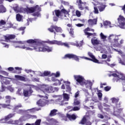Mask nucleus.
Instances as JSON below:
<instances>
[{"label": "nucleus", "instance_id": "27", "mask_svg": "<svg viewBox=\"0 0 125 125\" xmlns=\"http://www.w3.org/2000/svg\"><path fill=\"white\" fill-rule=\"evenodd\" d=\"M79 124H81V125H84V124H86V125H91V123H90V122L86 121V118H85V117H83Z\"/></svg>", "mask_w": 125, "mask_h": 125}, {"label": "nucleus", "instance_id": "10", "mask_svg": "<svg viewBox=\"0 0 125 125\" xmlns=\"http://www.w3.org/2000/svg\"><path fill=\"white\" fill-rule=\"evenodd\" d=\"M74 80L77 82L76 84H80V85H83V82L85 80L84 78L82 75H74Z\"/></svg>", "mask_w": 125, "mask_h": 125}, {"label": "nucleus", "instance_id": "54", "mask_svg": "<svg viewBox=\"0 0 125 125\" xmlns=\"http://www.w3.org/2000/svg\"><path fill=\"white\" fill-rule=\"evenodd\" d=\"M76 16H77V17H81L82 14L81 13V12L80 11L76 10Z\"/></svg>", "mask_w": 125, "mask_h": 125}, {"label": "nucleus", "instance_id": "49", "mask_svg": "<svg viewBox=\"0 0 125 125\" xmlns=\"http://www.w3.org/2000/svg\"><path fill=\"white\" fill-rule=\"evenodd\" d=\"M53 76H55V78H59L60 77V72L57 71L56 73H54Z\"/></svg>", "mask_w": 125, "mask_h": 125}, {"label": "nucleus", "instance_id": "59", "mask_svg": "<svg viewBox=\"0 0 125 125\" xmlns=\"http://www.w3.org/2000/svg\"><path fill=\"white\" fill-rule=\"evenodd\" d=\"M2 44L3 45V47L5 48H8L9 47V45L8 44H6L4 42H2Z\"/></svg>", "mask_w": 125, "mask_h": 125}, {"label": "nucleus", "instance_id": "43", "mask_svg": "<svg viewBox=\"0 0 125 125\" xmlns=\"http://www.w3.org/2000/svg\"><path fill=\"white\" fill-rule=\"evenodd\" d=\"M8 125H16V121L10 120L8 122H7Z\"/></svg>", "mask_w": 125, "mask_h": 125}, {"label": "nucleus", "instance_id": "36", "mask_svg": "<svg viewBox=\"0 0 125 125\" xmlns=\"http://www.w3.org/2000/svg\"><path fill=\"white\" fill-rule=\"evenodd\" d=\"M64 45V46H65V47H67L69 48L70 46H69V44L67 42H62L60 41V45Z\"/></svg>", "mask_w": 125, "mask_h": 125}, {"label": "nucleus", "instance_id": "32", "mask_svg": "<svg viewBox=\"0 0 125 125\" xmlns=\"http://www.w3.org/2000/svg\"><path fill=\"white\" fill-rule=\"evenodd\" d=\"M67 117L70 120V121H75V119L77 118V117L75 114H73L72 115L67 114Z\"/></svg>", "mask_w": 125, "mask_h": 125}, {"label": "nucleus", "instance_id": "60", "mask_svg": "<svg viewBox=\"0 0 125 125\" xmlns=\"http://www.w3.org/2000/svg\"><path fill=\"white\" fill-rule=\"evenodd\" d=\"M6 99H8V100H7L6 101V103H10V96H7L5 97Z\"/></svg>", "mask_w": 125, "mask_h": 125}, {"label": "nucleus", "instance_id": "30", "mask_svg": "<svg viewBox=\"0 0 125 125\" xmlns=\"http://www.w3.org/2000/svg\"><path fill=\"white\" fill-rule=\"evenodd\" d=\"M107 61H108V62H110L111 61V60H110V59H108L106 61H103L100 62H101L102 63H104L103 64H105V65H107L108 66H110V67H113L115 66V64H111L110 65L109 63L107 62Z\"/></svg>", "mask_w": 125, "mask_h": 125}, {"label": "nucleus", "instance_id": "52", "mask_svg": "<svg viewBox=\"0 0 125 125\" xmlns=\"http://www.w3.org/2000/svg\"><path fill=\"white\" fill-rule=\"evenodd\" d=\"M64 84L66 86V91H71V87H70V84Z\"/></svg>", "mask_w": 125, "mask_h": 125}, {"label": "nucleus", "instance_id": "5", "mask_svg": "<svg viewBox=\"0 0 125 125\" xmlns=\"http://www.w3.org/2000/svg\"><path fill=\"white\" fill-rule=\"evenodd\" d=\"M120 37H121V35H116L115 34H110L108 37V41L113 46H119L120 45V43H119Z\"/></svg>", "mask_w": 125, "mask_h": 125}, {"label": "nucleus", "instance_id": "63", "mask_svg": "<svg viewBox=\"0 0 125 125\" xmlns=\"http://www.w3.org/2000/svg\"><path fill=\"white\" fill-rule=\"evenodd\" d=\"M25 112H26V111H24L23 110H17V113L18 114H22V113H25Z\"/></svg>", "mask_w": 125, "mask_h": 125}, {"label": "nucleus", "instance_id": "16", "mask_svg": "<svg viewBox=\"0 0 125 125\" xmlns=\"http://www.w3.org/2000/svg\"><path fill=\"white\" fill-rule=\"evenodd\" d=\"M63 58H68L69 59H75L76 61H79V57L77 56L76 55H74L73 54H66Z\"/></svg>", "mask_w": 125, "mask_h": 125}, {"label": "nucleus", "instance_id": "15", "mask_svg": "<svg viewBox=\"0 0 125 125\" xmlns=\"http://www.w3.org/2000/svg\"><path fill=\"white\" fill-rule=\"evenodd\" d=\"M12 117H14V114H10L5 117L4 119H1L0 120V124H7V121L9 119H11Z\"/></svg>", "mask_w": 125, "mask_h": 125}, {"label": "nucleus", "instance_id": "2", "mask_svg": "<svg viewBox=\"0 0 125 125\" xmlns=\"http://www.w3.org/2000/svg\"><path fill=\"white\" fill-rule=\"evenodd\" d=\"M30 87H34L39 92L40 94L38 95V96L41 98H45L47 99L48 97H47V93L53 92V87L51 86H48V85H40L39 87L35 85H30Z\"/></svg>", "mask_w": 125, "mask_h": 125}, {"label": "nucleus", "instance_id": "40", "mask_svg": "<svg viewBox=\"0 0 125 125\" xmlns=\"http://www.w3.org/2000/svg\"><path fill=\"white\" fill-rule=\"evenodd\" d=\"M22 16L20 14H17L16 19L17 21H21V20H22Z\"/></svg>", "mask_w": 125, "mask_h": 125}, {"label": "nucleus", "instance_id": "19", "mask_svg": "<svg viewBox=\"0 0 125 125\" xmlns=\"http://www.w3.org/2000/svg\"><path fill=\"white\" fill-rule=\"evenodd\" d=\"M7 79L11 80V78H6L1 75H0V80H1V82L5 83V84H9V83H10V81L7 80Z\"/></svg>", "mask_w": 125, "mask_h": 125}, {"label": "nucleus", "instance_id": "42", "mask_svg": "<svg viewBox=\"0 0 125 125\" xmlns=\"http://www.w3.org/2000/svg\"><path fill=\"white\" fill-rule=\"evenodd\" d=\"M42 120L41 119L37 120L35 123L31 124V125H41V122Z\"/></svg>", "mask_w": 125, "mask_h": 125}, {"label": "nucleus", "instance_id": "33", "mask_svg": "<svg viewBox=\"0 0 125 125\" xmlns=\"http://www.w3.org/2000/svg\"><path fill=\"white\" fill-rule=\"evenodd\" d=\"M63 98L62 99H63L64 101H69V99H70V95H69V94L63 93Z\"/></svg>", "mask_w": 125, "mask_h": 125}, {"label": "nucleus", "instance_id": "41", "mask_svg": "<svg viewBox=\"0 0 125 125\" xmlns=\"http://www.w3.org/2000/svg\"><path fill=\"white\" fill-rule=\"evenodd\" d=\"M104 107H106V108H104V110H105V111H107V112H110V108H109L110 106L109 105H108L106 104H104Z\"/></svg>", "mask_w": 125, "mask_h": 125}, {"label": "nucleus", "instance_id": "29", "mask_svg": "<svg viewBox=\"0 0 125 125\" xmlns=\"http://www.w3.org/2000/svg\"><path fill=\"white\" fill-rule=\"evenodd\" d=\"M15 77L17 80H19V81H21L22 82H26V81L27 80L26 78L20 75H15Z\"/></svg>", "mask_w": 125, "mask_h": 125}, {"label": "nucleus", "instance_id": "53", "mask_svg": "<svg viewBox=\"0 0 125 125\" xmlns=\"http://www.w3.org/2000/svg\"><path fill=\"white\" fill-rule=\"evenodd\" d=\"M21 107H22V105L21 104H19V105L15 106V107L14 108V110L15 111H16L17 110H18L19 108H21Z\"/></svg>", "mask_w": 125, "mask_h": 125}, {"label": "nucleus", "instance_id": "13", "mask_svg": "<svg viewBox=\"0 0 125 125\" xmlns=\"http://www.w3.org/2000/svg\"><path fill=\"white\" fill-rule=\"evenodd\" d=\"M117 20L118 21L120 28L122 29H125V18L123 16L120 15Z\"/></svg>", "mask_w": 125, "mask_h": 125}, {"label": "nucleus", "instance_id": "34", "mask_svg": "<svg viewBox=\"0 0 125 125\" xmlns=\"http://www.w3.org/2000/svg\"><path fill=\"white\" fill-rule=\"evenodd\" d=\"M105 8H106V5L104 4H102L98 6V9L100 12L104 11V10H105Z\"/></svg>", "mask_w": 125, "mask_h": 125}, {"label": "nucleus", "instance_id": "51", "mask_svg": "<svg viewBox=\"0 0 125 125\" xmlns=\"http://www.w3.org/2000/svg\"><path fill=\"white\" fill-rule=\"evenodd\" d=\"M0 105H2V107L3 108H8V109H11L12 108V106H10V107H8V106H9V104H0Z\"/></svg>", "mask_w": 125, "mask_h": 125}, {"label": "nucleus", "instance_id": "8", "mask_svg": "<svg viewBox=\"0 0 125 125\" xmlns=\"http://www.w3.org/2000/svg\"><path fill=\"white\" fill-rule=\"evenodd\" d=\"M30 85H31V84H24V87L25 88H29V90H26L23 89V95L25 96V97H28V96H30L32 93H33V90H32V88H34V89H36V88L34 87H30Z\"/></svg>", "mask_w": 125, "mask_h": 125}, {"label": "nucleus", "instance_id": "28", "mask_svg": "<svg viewBox=\"0 0 125 125\" xmlns=\"http://www.w3.org/2000/svg\"><path fill=\"white\" fill-rule=\"evenodd\" d=\"M89 25L93 26V25H96L97 24V20L95 19L94 20L90 19L88 21Z\"/></svg>", "mask_w": 125, "mask_h": 125}, {"label": "nucleus", "instance_id": "61", "mask_svg": "<svg viewBox=\"0 0 125 125\" xmlns=\"http://www.w3.org/2000/svg\"><path fill=\"white\" fill-rule=\"evenodd\" d=\"M78 2H79L78 4H80V5L84 4V5H86V2H83V1H82V0H79L78 1Z\"/></svg>", "mask_w": 125, "mask_h": 125}, {"label": "nucleus", "instance_id": "4", "mask_svg": "<svg viewBox=\"0 0 125 125\" xmlns=\"http://www.w3.org/2000/svg\"><path fill=\"white\" fill-rule=\"evenodd\" d=\"M111 100L112 103H115L116 104V105L114 107V111L112 114L113 116L120 118V114L123 112V108H121V105L120 104H117L119 102V99L113 98Z\"/></svg>", "mask_w": 125, "mask_h": 125}, {"label": "nucleus", "instance_id": "26", "mask_svg": "<svg viewBox=\"0 0 125 125\" xmlns=\"http://www.w3.org/2000/svg\"><path fill=\"white\" fill-rule=\"evenodd\" d=\"M47 43L49 44H57V45H59L60 43V41H58L57 40H53V41H47L46 42Z\"/></svg>", "mask_w": 125, "mask_h": 125}, {"label": "nucleus", "instance_id": "21", "mask_svg": "<svg viewBox=\"0 0 125 125\" xmlns=\"http://www.w3.org/2000/svg\"><path fill=\"white\" fill-rule=\"evenodd\" d=\"M53 15L55 14L57 17H59V18H62L63 17V13L62 11L60 10H55L54 12H53Z\"/></svg>", "mask_w": 125, "mask_h": 125}, {"label": "nucleus", "instance_id": "9", "mask_svg": "<svg viewBox=\"0 0 125 125\" xmlns=\"http://www.w3.org/2000/svg\"><path fill=\"white\" fill-rule=\"evenodd\" d=\"M88 55L89 56V57L92 58V59L84 57H80V58L86 59V60H90L91 61H93V62H94L95 63H98V64H104V62H99V61L95 58V57L94 56V55H93V54H92V53L90 52H88Z\"/></svg>", "mask_w": 125, "mask_h": 125}, {"label": "nucleus", "instance_id": "45", "mask_svg": "<svg viewBox=\"0 0 125 125\" xmlns=\"http://www.w3.org/2000/svg\"><path fill=\"white\" fill-rule=\"evenodd\" d=\"M80 103H81L80 102V101H79L77 99L74 100V105H75V106H77L78 105H80Z\"/></svg>", "mask_w": 125, "mask_h": 125}, {"label": "nucleus", "instance_id": "44", "mask_svg": "<svg viewBox=\"0 0 125 125\" xmlns=\"http://www.w3.org/2000/svg\"><path fill=\"white\" fill-rule=\"evenodd\" d=\"M83 41H81L79 43H74L73 44V45H76L77 47H80V46H83Z\"/></svg>", "mask_w": 125, "mask_h": 125}, {"label": "nucleus", "instance_id": "25", "mask_svg": "<svg viewBox=\"0 0 125 125\" xmlns=\"http://www.w3.org/2000/svg\"><path fill=\"white\" fill-rule=\"evenodd\" d=\"M90 32V29L89 28H86L84 30V34L86 36H87V38H89V37L93 35H95V33H90L89 32Z\"/></svg>", "mask_w": 125, "mask_h": 125}, {"label": "nucleus", "instance_id": "37", "mask_svg": "<svg viewBox=\"0 0 125 125\" xmlns=\"http://www.w3.org/2000/svg\"><path fill=\"white\" fill-rule=\"evenodd\" d=\"M57 112V110L56 109H53V110H51V112L50 113V116L51 117H53V116H55V115H56Z\"/></svg>", "mask_w": 125, "mask_h": 125}, {"label": "nucleus", "instance_id": "3", "mask_svg": "<svg viewBox=\"0 0 125 125\" xmlns=\"http://www.w3.org/2000/svg\"><path fill=\"white\" fill-rule=\"evenodd\" d=\"M14 10L15 12H22L23 13H33L35 11H37V12L34 13L33 15V16H37V17H40L41 14L39 11H41V8L39 7V5H37L36 7L32 8H23L20 7L18 5L16 4L13 7Z\"/></svg>", "mask_w": 125, "mask_h": 125}, {"label": "nucleus", "instance_id": "39", "mask_svg": "<svg viewBox=\"0 0 125 125\" xmlns=\"http://www.w3.org/2000/svg\"><path fill=\"white\" fill-rule=\"evenodd\" d=\"M23 118H21L19 120L16 121V125H23V123H22V120Z\"/></svg>", "mask_w": 125, "mask_h": 125}, {"label": "nucleus", "instance_id": "1", "mask_svg": "<svg viewBox=\"0 0 125 125\" xmlns=\"http://www.w3.org/2000/svg\"><path fill=\"white\" fill-rule=\"evenodd\" d=\"M16 48H21L22 49H25V50H29V51H32L33 50H35L38 52H52L53 50V47H49L43 44V43H39L38 44L33 45L30 44L29 46L23 45V46H16Z\"/></svg>", "mask_w": 125, "mask_h": 125}, {"label": "nucleus", "instance_id": "56", "mask_svg": "<svg viewBox=\"0 0 125 125\" xmlns=\"http://www.w3.org/2000/svg\"><path fill=\"white\" fill-rule=\"evenodd\" d=\"M98 96L99 97V100H102V93L100 92H98Z\"/></svg>", "mask_w": 125, "mask_h": 125}, {"label": "nucleus", "instance_id": "7", "mask_svg": "<svg viewBox=\"0 0 125 125\" xmlns=\"http://www.w3.org/2000/svg\"><path fill=\"white\" fill-rule=\"evenodd\" d=\"M51 81H52V82H56L53 84V85H56V86L61 85L62 83H66V84H70V83H71L70 82L65 81H64V80H63V79H61L59 80L57 79L55 77H53L51 78Z\"/></svg>", "mask_w": 125, "mask_h": 125}, {"label": "nucleus", "instance_id": "62", "mask_svg": "<svg viewBox=\"0 0 125 125\" xmlns=\"http://www.w3.org/2000/svg\"><path fill=\"white\" fill-rule=\"evenodd\" d=\"M61 2L62 3V4H64V5H69V2L63 1L62 0Z\"/></svg>", "mask_w": 125, "mask_h": 125}, {"label": "nucleus", "instance_id": "55", "mask_svg": "<svg viewBox=\"0 0 125 125\" xmlns=\"http://www.w3.org/2000/svg\"><path fill=\"white\" fill-rule=\"evenodd\" d=\"M37 119V116H32L30 115H28L27 116V119Z\"/></svg>", "mask_w": 125, "mask_h": 125}, {"label": "nucleus", "instance_id": "35", "mask_svg": "<svg viewBox=\"0 0 125 125\" xmlns=\"http://www.w3.org/2000/svg\"><path fill=\"white\" fill-rule=\"evenodd\" d=\"M4 12H6V8L1 4H0V13H4Z\"/></svg>", "mask_w": 125, "mask_h": 125}, {"label": "nucleus", "instance_id": "23", "mask_svg": "<svg viewBox=\"0 0 125 125\" xmlns=\"http://www.w3.org/2000/svg\"><path fill=\"white\" fill-rule=\"evenodd\" d=\"M104 26L105 28H108V27L109 28H113V27H115V24H111V22L108 21H105L104 22Z\"/></svg>", "mask_w": 125, "mask_h": 125}, {"label": "nucleus", "instance_id": "48", "mask_svg": "<svg viewBox=\"0 0 125 125\" xmlns=\"http://www.w3.org/2000/svg\"><path fill=\"white\" fill-rule=\"evenodd\" d=\"M21 90H22V88H20L18 89L16 93V94H18V95H19L20 96L22 95V92H21Z\"/></svg>", "mask_w": 125, "mask_h": 125}, {"label": "nucleus", "instance_id": "46", "mask_svg": "<svg viewBox=\"0 0 125 125\" xmlns=\"http://www.w3.org/2000/svg\"><path fill=\"white\" fill-rule=\"evenodd\" d=\"M100 37H101V39H102V40H106V39H107V36L105 35H104L103 33H101Z\"/></svg>", "mask_w": 125, "mask_h": 125}, {"label": "nucleus", "instance_id": "17", "mask_svg": "<svg viewBox=\"0 0 125 125\" xmlns=\"http://www.w3.org/2000/svg\"><path fill=\"white\" fill-rule=\"evenodd\" d=\"M83 91L85 92V95L86 97V98L85 99V103H87V102H93V100H90V95H89V93H88V91L86 89H84Z\"/></svg>", "mask_w": 125, "mask_h": 125}, {"label": "nucleus", "instance_id": "57", "mask_svg": "<svg viewBox=\"0 0 125 125\" xmlns=\"http://www.w3.org/2000/svg\"><path fill=\"white\" fill-rule=\"evenodd\" d=\"M27 111H28L29 112H31V113H34L35 111H39V109L32 108L31 109H28Z\"/></svg>", "mask_w": 125, "mask_h": 125}, {"label": "nucleus", "instance_id": "50", "mask_svg": "<svg viewBox=\"0 0 125 125\" xmlns=\"http://www.w3.org/2000/svg\"><path fill=\"white\" fill-rule=\"evenodd\" d=\"M2 85L1 87V89H0V92H3V91H5V89H6V87H5L3 85H2V82L1 83Z\"/></svg>", "mask_w": 125, "mask_h": 125}, {"label": "nucleus", "instance_id": "14", "mask_svg": "<svg viewBox=\"0 0 125 125\" xmlns=\"http://www.w3.org/2000/svg\"><path fill=\"white\" fill-rule=\"evenodd\" d=\"M26 42H27V43H37V42H38V40L30 39L26 41H18L16 42L17 43H21V44H25Z\"/></svg>", "mask_w": 125, "mask_h": 125}, {"label": "nucleus", "instance_id": "38", "mask_svg": "<svg viewBox=\"0 0 125 125\" xmlns=\"http://www.w3.org/2000/svg\"><path fill=\"white\" fill-rule=\"evenodd\" d=\"M61 11L62 13L63 16H64V17H66V15H68V14H69V12H68V11L65 9H62Z\"/></svg>", "mask_w": 125, "mask_h": 125}, {"label": "nucleus", "instance_id": "24", "mask_svg": "<svg viewBox=\"0 0 125 125\" xmlns=\"http://www.w3.org/2000/svg\"><path fill=\"white\" fill-rule=\"evenodd\" d=\"M91 42L93 45H97L98 44H100L101 42L100 41V40L97 39V38H94L91 39Z\"/></svg>", "mask_w": 125, "mask_h": 125}, {"label": "nucleus", "instance_id": "31", "mask_svg": "<svg viewBox=\"0 0 125 125\" xmlns=\"http://www.w3.org/2000/svg\"><path fill=\"white\" fill-rule=\"evenodd\" d=\"M15 71H13V73L15 74H21V71H22V68L19 67H16L15 68Z\"/></svg>", "mask_w": 125, "mask_h": 125}, {"label": "nucleus", "instance_id": "58", "mask_svg": "<svg viewBox=\"0 0 125 125\" xmlns=\"http://www.w3.org/2000/svg\"><path fill=\"white\" fill-rule=\"evenodd\" d=\"M7 89L10 91V92H14V88L12 87L11 86L7 87Z\"/></svg>", "mask_w": 125, "mask_h": 125}, {"label": "nucleus", "instance_id": "12", "mask_svg": "<svg viewBox=\"0 0 125 125\" xmlns=\"http://www.w3.org/2000/svg\"><path fill=\"white\" fill-rule=\"evenodd\" d=\"M83 85H84L86 89H92V85H93V82H92L90 80H84L83 82Z\"/></svg>", "mask_w": 125, "mask_h": 125}, {"label": "nucleus", "instance_id": "22", "mask_svg": "<svg viewBox=\"0 0 125 125\" xmlns=\"http://www.w3.org/2000/svg\"><path fill=\"white\" fill-rule=\"evenodd\" d=\"M15 35H7L4 36V39L6 42H10V40H13L15 39Z\"/></svg>", "mask_w": 125, "mask_h": 125}, {"label": "nucleus", "instance_id": "11", "mask_svg": "<svg viewBox=\"0 0 125 125\" xmlns=\"http://www.w3.org/2000/svg\"><path fill=\"white\" fill-rule=\"evenodd\" d=\"M54 29L57 33H62L63 30L61 27H58L57 25H52L50 28H48V31L51 33H54Z\"/></svg>", "mask_w": 125, "mask_h": 125}, {"label": "nucleus", "instance_id": "20", "mask_svg": "<svg viewBox=\"0 0 125 125\" xmlns=\"http://www.w3.org/2000/svg\"><path fill=\"white\" fill-rule=\"evenodd\" d=\"M37 103L39 106L43 107V106H45V105H46L47 104V101L44 99H40Z\"/></svg>", "mask_w": 125, "mask_h": 125}, {"label": "nucleus", "instance_id": "64", "mask_svg": "<svg viewBox=\"0 0 125 125\" xmlns=\"http://www.w3.org/2000/svg\"><path fill=\"white\" fill-rule=\"evenodd\" d=\"M5 24L6 22L2 20L0 21V26H3V25H5Z\"/></svg>", "mask_w": 125, "mask_h": 125}, {"label": "nucleus", "instance_id": "6", "mask_svg": "<svg viewBox=\"0 0 125 125\" xmlns=\"http://www.w3.org/2000/svg\"><path fill=\"white\" fill-rule=\"evenodd\" d=\"M53 100H51V101H54L55 103L56 104H59V105H64V104H68V103H64L63 101V97L62 95H54L53 96Z\"/></svg>", "mask_w": 125, "mask_h": 125}, {"label": "nucleus", "instance_id": "47", "mask_svg": "<svg viewBox=\"0 0 125 125\" xmlns=\"http://www.w3.org/2000/svg\"><path fill=\"white\" fill-rule=\"evenodd\" d=\"M24 71L25 72H26V73H27V74H30L31 73H32V74H35V71L31 69H25Z\"/></svg>", "mask_w": 125, "mask_h": 125}, {"label": "nucleus", "instance_id": "18", "mask_svg": "<svg viewBox=\"0 0 125 125\" xmlns=\"http://www.w3.org/2000/svg\"><path fill=\"white\" fill-rule=\"evenodd\" d=\"M54 74V73H52L49 71H45L43 73H40V76L41 77H51Z\"/></svg>", "mask_w": 125, "mask_h": 125}]
</instances>
